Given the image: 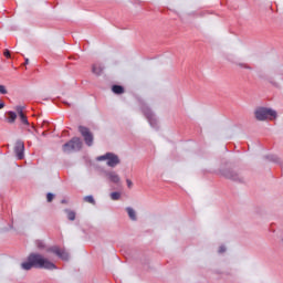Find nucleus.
I'll return each mask as SVG.
<instances>
[{
    "instance_id": "16",
    "label": "nucleus",
    "mask_w": 283,
    "mask_h": 283,
    "mask_svg": "<svg viewBox=\"0 0 283 283\" xmlns=\"http://www.w3.org/2000/svg\"><path fill=\"white\" fill-rule=\"evenodd\" d=\"M84 202H88L90 205H96V201L94 200L93 196L84 197Z\"/></svg>"
},
{
    "instance_id": "26",
    "label": "nucleus",
    "mask_w": 283,
    "mask_h": 283,
    "mask_svg": "<svg viewBox=\"0 0 283 283\" xmlns=\"http://www.w3.org/2000/svg\"><path fill=\"white\" fill-rule=\"evenodd\" d=\"M240 66L249 69V66L247 64H240Z\"/></svg>"
},
{
    "instance_id": "14",
    "label": "nucleus",
    "mask_w": 283,
    "mask_h": 283,
    "mask_svg": "<svg viewBox=\"0 0 283 283\" xmlns=\"http://www.w3.org/2000/svg\"><path fill=\"white\" fill-rule=\"evenodd\" d=\"M65 213L67 216V219L71 220L72 222H73V220H76V212L66 209Z\"/></svg>"
},
{
    "instance_id": "28",
    "label": "nucleus",
    "mask_w": 283,
    "mask_h": 283,
    "mask_svg": "<svg viewBox=\"0 0 283 283\" xmlns=\"http://www.w3.org/2000/svg\"><path fill=\"white\" fill-rule=\"evenodd\" d=\"M228 178H231L232 180H235V177H233V176H228Z\"/></svg>"
},
{
    "instance_id": "3",
    "label": "nucleus",
    "mask_w": 283,
    "mask_h": 283,
    "mask_svg": "<svg viewBox=\"0 0 283 283\" xmlns=\"http://www.w3.org/2000/svg\"><path fill=\"white\" fill-rule=\"evenodd\" d=\"M83 147V142L78 137H73L69 143L64 144L62 149L65 154H70V151H81Z\"/></svg>"
},
{
    "instance_id": "13",
    "label": "nucleus",
    "mask_w": 283,
    "mask_h": 283,
    "mask_svg": "<svg viewBox=\"0 0 283 283\" xmlns=\"http://www.w3.org/2000/svg\"><path fill=\"white\" fill-rule=\"evenodd\" d=\"M112 92L114 94H124L125 93V88L123 86H120V85H113Z\"/></svg>"
},
{
    "instance_id": "20",
    "label": "nucleus",
    "mask_w": 283,
    "mask_h": 283,
    "mask_svg": "<svg viewBox=\"0 0 283 283\" xmlns=\"http://www.w3.org/2000/svg\"><path fill=\"white\" fill-rule=\"evenodd\" d=\"M46 200H48V202H52V200H54V193L49 192V193L46 195Z\"/></svg>"
},
{
    "instance_id": "22",
    "label": "nucleus",
    "mask_w": 283,
    "mask_h": 283,
    "mask_svg": "<svg viewBox=\"0 0 283 283\" xmlns=\"http://www.w3.org/2000/svg\"><path fill=\"white\" fill-rule=\"evenodd\" d=\"M224 251H227V248L224 245H221L219 248V253H224Z\"/></svg>"
},
{
    "instance_id": "8",
    "label": "nucleus",
    "mask_w": 283,
    "mask_h": 283,
    "mask_svg": "<svg viewBox=\"0 0 283 283\" xmlns=\"http://www.w3.org/2000/svg\"><path fill=\"white\" fill-rule=\"evenodd\" d=\"M143 113L146 116L150 126H153L155 128L158 127V120H156V117L154 116V113L151 112V109H149V107L144 106Z\"/></svg>"
},
{
    "instance_id": "24",
    "label": "nucleus",
    "mask_w": 283,
    "mask_h": 283,
    "mask_svg": "<svg viewBox=\"0 0 283 283\" xmlns=\"http://www.w3.org/2000/svg\"><path fill=\"white\" fill-rule=\"evenodd\" d=\"M126 182H127V187H129V188H132V186L134 185V184L132 182V180H129V179H127Z\"/></svg>"
},
{
    "instance_id": "9",
    "label": "nucleus",
    "mask_w": 283,
    "mask_h": 283,
    "mask_svg": "<svg viewBox=\"0 0 283 283\" xmlns=\"http://www.w3.org/2000/svg\"><path fill=\"white\" fill-rule=\"evenodd\" d=\"M23 106H15V112L19 115L20 122L22 123V125H25V127H29L30 122L28 120V116H25V113H23Z\"/></svg>"
},
{
    "instance_id": "19",
    "label": "nucleus",
    "mask_w": 283,
    "mask_h": 283,
    "mask_svg": "<svg viewBox=\"0 0 283 283\" xmlns=\"http://www.w3.org/2000/svg\"><path fill=\"white\" fill-rule=\"evenodd\" d=\"M268 158H269V160H272V163H280V158H277V156L271 155Z\"/></svg>"
},
{
    "instance_id": "23",
    "label": "nucleus",
    "mask_w": 283,
    "mask_h": 283,
    "mask_svg": "<svg viewBox=\"0 0 283 283\" xmlns=\"http://www.w3.org/2000/svg\"><path fill=\"white\" fill-rule=\"evenodd\" d=\"M4 56H6L7 59H10V51H9V50H6V51H4Z\"/></svg>"
},
{
    "instance_id": "1",
    "label": "nucleus",
    "mask_w": 283,
    "mask_h": 283,
    "mask_svg": "<svg viewBox=\"0 0 283 283\" xmlns=\"http://www.w3.org/2000/svg\"><path fill=\"white\" fill-rule=\"evenodd\" d=\"M46 269V271H54L56 269V265L45 259L40 253H31L28 256V261L21 263V269L23 271H30L31 269Z\"/></svg>"
},
{
    "instance_id": "29",
    "label": "nucleus",
    "mask_w": 283,
    "mask_h": 283,
    "mask_svg": "<svg viewBox=\"0 0 283 283\" xmlns=\"http://www.w3.org/2000/svg\"><path fill=\"white\" fill-rule=\"evenodd\" d=\"M65 200H62V205H64Z\"/></svg>"
},
{
    "instance_id": "7",
    "label": "nucleus",
    "mask_w": 283,
    "mask_h": 283,
    "mask_svg": "<svg viewBox=\"0 0 283 283\" xmlns=\"http://www.w3.org/2000/svg\"><path fill=\"white\" fill-rule=\"evenodd\" d=\"M49 252L54 253L55 255H57V258H60L61 260H64L65 262H67V260H70V253H67V251H65L64 249H61L56 245L50 248Z\"/></svg>"
},
{
    "instance_id": "18",
    "label": "nucleus",
    "mask_w": 283,
    "mask_h": 283,
    "mask_svg": "<svg viewBox=\"0 0 283 283\" xmlns=\"http://www.w3.org/2000/svg\"><path fill=\"white\" fill-rule=\"evenodd\" d=\"M35 244H36L38 249H45V243H43V241L38 240V241H35Z\"/></svg>"
},
{
    "instance_id": "10",
    "label": "nucleus",
    "mask_w": 283,
    "mask_h": 283,
    "mask_svg": "<svg viewBox=\"0 0 283 283\" xmlns=\"http://www.w3.org/2000/svg\"><path fill=\"white\" fill-rule=\"evenodd\" d=\"M106 177L111 182H114L115 185H118V182H120V177L115 171L106 172Z\"/></svg>"
},
{
    "instance_id": "25",
    "label": "nucleus",
    "mask_w": 283,
    "mask_h": 283,
    "mask_svg": "<svg viewBox=\"0 0 283 283\" xmlns=\"http://www.w3.org/2000/svg\"><path fill=\"white\" fill-rule=\"evenodd\" d=\"M6 107L4 103H0V109H3Z\"/></svg>"
},
{
    "instance_id": "5",
    "label": "nucleus",
    "mask_w": 283,
    "mask_h": 283,
    "mask_svg": "<svg viewBox=\"0 0 283 283\" xmlns=\"http://www.w3.org/2000/svg\"><path fill=\"white\" fill-rule=\"evenodd\" d=\"M78 132L83 136L86 145L88 147H92V145H94V135H92V133L90 132V128H87L85 126H80Z\"/></svg>"
},
{
    "instance_id": "2",
    "label": "nucleus",
    "mask_w": 283,
    "mask_h": 283,
    "mask_svg": "<svg viewBox=\"0 0 283 283\" xmlns=\"http://www.w3.org/2000/svg\"><path fill=\"white\" fill-rule=\"evenodd\" d=\"M254 114L256 120H274V118H277V113L266 107L256 108Z\"/></svg>"
},
{
    "instance_id": "6",
    "label": "nucleus",
    "mask_w": 283,
    "mask_h": 283,
    "mask_svg": "<svg viewBox=\"0 0 283 283\" xmlns=\"http://www.w3.org/2000/svg\"><path fill=\"white\" fill-rule=\"evenodd\" d=\"M14 154L18 160H23L25 158V144L18 140L14 146Z\"/></svg>"
},
{
    "instance_id": "27",
    "label": "nucleus",
    "mask_w": 283,
    "mask_h": 283,
    "mask_svg": "<svg viewBox=\"0 0 283 283\" xmlns=\"http://www.w3.org/2000/svg\"><path fill=\"white\" fill-rule=\"evenodd\" d=\"M30 63L29 59H25V65H28Z\"/></svg>"
},
{
    "instance_id": "17",
    "label": "nucleus",
    "mask_w": 283,
    "mask_h": 283,
    "mask_svg": "<svg viewBox=\"0 0 283 283\" xmlns=\"http://www.w3.org/2000/svg\"><path fill=\"white\" fill-rule=\"evenodd\" d=\"M111 199L112 200H120V192H112Z\"/></svg>"
},
{
    "instance_id": "12",
    "label": "nucleus",
    "mask_w": 283,
    "mask_h": 283,
    "mask_svg": "<svg viewBox=\"0 0 283 283\" xmlns=\"http://www.w3.org/2000/svg\"><path fill=\"white\" fill-rule=\"evenodd\" d=\"M8 123H10V125L14 124L17 122V113L9 111L8 113Z\"/></svg>"
},
{
    "instance_id": "21",
    "label": "nucleus",
    "mask_w": 283,
    "mask_h": 283,
    "mask_svg": "<svg viewBox=\"0 0 283 283\" xmlns=\"http://www.w3.org/2000/svg\"><path fill=\"white\" fill-rule=\"evenodd\" d=\"M0 94H8V90H6V86L0 85Z\"/></svg>"
},
{
    "instance_id": "11",
    "label": "nucleus",
    "mask_w": 283,
    "mask_h": 283,
    "mask_svg": "<svg viewBox=\"0 0 283 283\" xmlns=\"http://www.w3.org/2000/svg\"><path fill=\"white\" fill-rule=\"evenodd\" d=\"M92 72L93 74L101 76V74H103V66L101 64H94L92 67Z\"/></svg>"
},
{
    "instance_id": "4",
    "label": "nucleus",
    "mask_w": 283,
    "mask_h": 283,
    "mask_svg": "<svg viewBox=\"0 0 283 283\" xmlns=\"http://www.w3.org/2000/svg\"><path fill=\"white\" fill-rule=\"evenodd\" d=\"M96 160H107L106 165L112 168L116 167L117 165H120V158H118V155L114 153H106L105 155L98 156Z\"/></svg>"
},
{
    "instance_id": "15",
    "label": "nucleus",
    "mask_w": 283,
    "mask_h": 283,
    "mask_svg": "<svg viewBox=\"0 0 283 283\" xmlns=\"http://www.w3.org/2000/svg\"><path fill=\"white\" fill-rule=\"evenodd\" d=\"M126 211L130 218V220H136V210H134L133 208H126Z\"/></svg>"
}]
</instances>
